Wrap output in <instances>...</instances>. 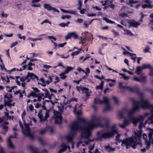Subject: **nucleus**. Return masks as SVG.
Segmentation results:
<instances>
[{
  "label": "nucleus",
  "instance_id": "10",
  "mask_svg": "<svg viewBox=\"0 0 153 153\" xmlns=\"http://www.w3.org/2000/svg\"><path fill=\"white\" fill-rule=\"evenodd\" d=\"M29 78H30L31 79H34L36 78L37 80L39 79L38 77L37 76L33 73H30L28 72L27 73V76L25 77H23L21 80L22 81H26L27 80V82H28L30 80V79H28Z\"/></svg>",
  "mask_w": 153,
  "mask_h": 153
},
{
  "label": "nucleus",
  "instance_id": "48",
  "mask_svg": "<svg viewBox=\"0 0 153 153\" xmlns=\"http://www.w3.org/2000/svg\"><path fill=\"white\" fill-rule=\"evenodd\" d=\"M150 49V48L149 47H147L146 48L144 49V52H149V50Z\"/></svg>",
  "mask_w": 153,
  "mask_h": 153
},
{
  "label": "nucleus",
  "instance_id": "28",
  "mask_svg": "<svg viewBox=\"0 0 153 153\" xmlns=\"http://www.w3.org/2000/svg\"><path fill=\"white\" fill-rule=\"evenodd\" d=\"M45 98L48 97L49 99H51V95H50V93L48 91H47V92H45Z\"/></svg>",
  "mask_w": 153,
  "mask_h": 153
},
{
  "label": "nucleus",
  "instance_id": "64",
  "mask_svg": "<svg viewBox=\"0 0 153 153\" xmlns=\"http://www.w3.org/2000/svg\"><path fill=\"white\" fill-rule=\"evenodd\" d=\"M109 6L113 9H114L115 8V6L113 4H110Z\"/></svg>",
  "mask_w": 153,
  "mask_h": 153
},
{
  "label": "nucleus",
  "instance_id": "25",
  "mask_svg": "<svg viewBox=\"0 0 153 153\" xmlns=\"http://www.w3.org/2000/svg\"><path fill=\"white\" fill-rule=\"evenodd\" d=\"M142 68L143 69H145V68H149V69H150V68H152V67H151V65L149 64H142Z\"/></svg>",
  "mask_w": 153,
  "mask_h": 153
},
{
  "label": "nucleus",
  "instance_id": "32",
  "mask_svg": "<svg viewBox=\"0 0 153 153\" xmlns=\"http://www.w3.org/2000/svg\"><path fill=\"white\" fill-rule=\"evenodd\" d=\"M127 53L129 54L130 55V56H131V59H134V58H136L134 56H134L136 55L135 54L131 53L128 51H127Z\"/></svg>",
  "mask_w": 153,
  "mask_h": 153
},
{
  "label": "nucleus",
  "instance_id": "63",
  "mask_svg": "<svg viewBox=\"0 0 153 153\" xmlns=\"http://www.w3.org/2000/svg\"><path fill=\"white\" fill-rule=\"evenodd\" d=\"M60 10L62 12L69 13V10H67L63 9H61Z\"/></svg>",
  "mask_w": 153,
  "mask_h": 153
},
{
  "label": "nucleus",
  "instance_id": "1",
  "mask_svg": "<svg viewBox=\"0 0 153 153\" xmlns=\"http://www.w3.org/2000/svg\"><path fill=\"white\" fill-rule=\"evenodd\" d=\"M92 120L87 124L84 119L79 117L76 121L71 124L70 133L66 136V138L68 143L72 142V149L74 148L73 139L77 131H80L82 138H88L91 136V131L94 128L100 125L101 123H105V126H108L110 122V120L108 118L95 116H92Z\"/></svg>",
  "mask_w": 153,
  "mask_h": 153
},
{
  "label": "nucleus",
  "instance_id": "44",
  "mask_svg": "<svg viewBox=\"0 0 153 153\" xmlns=\"http://www.w3.org/2000/svg\"><path fill=\"white\" fill-rule=\"evenodd\" d=\"M113 99L114 100L115 103L116 104H118L119 103V100L115 97H114Z\"/></svg>",
  "mask_w": 153,
  "mask_h": 153
},
{
  "label": "nucleus",
  "instance_id": "62",
  "mask_svg": "<svg viewBox=\"0 0 153 153\" xmlns=\"http://www.w3.org/2000/svg\"><path fill=\"white\" fill-rule=\"evenodd\" d=\"M112 31L113 32L115 36H118V35H119V34L118 32L114 30H112Z\"/></svg>",
  "mask_w": 153,
  "mask_h": 153
},
{
  "label": "nucleus",
  "instance_id": "57",
  "mask_svg": "<svg viewBox=\"0 0 153 153\" xmlns=\"http://www.w3.org/2000/svg\"><path fill=\"white\" fill-rule=\"evenodd\" d=\"M98 36L99 38H101L102 39H103V40H105L106 39H107V38L106 37H104L103 36H100V35H98Z\"/></svg>",
  "mask_w": 153,
  "mask_h": 153
},
{
  "label": "nucleus",
  "instance_id": "29",
  "mask_svg": "<svg viewBox=\"0 0 153 153\" xmlns=\"http://www.w3.org/2000/svg\"><path fill=\"white\" fill-rule=\"evenodd\" d=\"M102 19L104 20L107 23H108L111 24H113L114 23V22L111 21L109 19H108L105 17H103L102 18Z\"/></svg>",
  "mask_w": 153,
  "mask_h": 153
},
{
  "label": "nucleus",
  "instance_id": "46",
  "mask_svg": "<svg viewBox=\"0 0 153 153\" xmlns=\"http://www.w3.org/2000/svg\"><path fill=\"white\" fill-rule=\"evenodd\" d=\"M66 42H64L62 44H60L58 45V47L59 48L61 47L62 48L66 44Z\"/></svg>",
  "mask_w": 153,
  "mask_h": 153
},
{
  "label": "nucleus",
  "instance_id": "39",
  "mask_svg": "<svg viewBox=\"0 0 153 153\" xmlns=\"http://www.w3.org/2000/svg\"><path fill=\"white\" fill-rule=\"evenodd\" d=\"M29 39L33 41H36L37 40H42V38H36V39H33L32 38H29L28 39Z\"/></svg>",
  "mask_w": 153,
  "mask_h": 153
},
{
  "label": "nucleus",
  "instance_id": "45",
  "mask_svg": "<svg viewBox=\"0 0 153 153\" xmlns=\"http://www.w3.org/2000/svg\"><path fill=\"white\" fill-rule=\"evenodd\" d=\"M30 93L31 94V95L32 97H36L37 96V95L33 91H31Z\"/></svg>",
  "mask_w": 153,
  "mask_h": 153
},
{
  "label": "nucleus",
  "instance_id": "12",
  "mask_svg": "<svg viewBox=\"0 0 153 153\" xmlns=\"http://www.w3.org/2000/svg\"><path fill=\"white\" fill-rule=\"evenodd\" d=\"M44 8L48 10H53L54 12L59 13V11L56 9L55 8L51 7L49 4H44Z\"/></svg>",
  "mask_w": 153,
  "mask_h": 153
},
{
  "label": "nucleus",
  "instance_id": "42",
  "mask_svg": "<svg viewBox=\"0 0 153 153\" xmlns=\"http://www.w3.org/2000/svg\"><path fill=\"white\" fill-rule=\"evenodd\" d=\"M96 88V90L100 89L101 90H102L103 89V86L100 84L99 85L97 86Z\"/></svg>",
  "mask_w": 153,
  "mask_h": 153
},
{
  "label": "nucleus",
  "instance_id": "31",
  "mask_svg": "<svg viewBox=\"0 0 153 153\" xmlns=\"http://www.w3.org/2000/svg\"><path fill=\"white\" fill-rule=\"evenodd\" d=\"M77 100L76 98H72L71 99V100H68L67 102H65V101H64V103L65 104H67L68 103H69L71 101H77Z\"/></svg>",
  "mask_w": 153,
  "mask_h": 153
},
{
  "label": "nucleus",
  "instance_id": "8",
  "mask_svg": "<svg viewBox=\"0 0 153 153\" xmlns=\"http://www.w3.org/2000/svg\"><path fill=\"white\" fill-rule=\"evenodd\" d=\"M13 96L11 94H7L4 97V98H7V100L5 99L4 100V105L5 106H7L9 107L15 106V102H14L13 104H11V103L12 102V98Z\"/></svg>",
  "mask_w": 153,
  "mask_h": 153
},
{
  "label": "nucleus",
  "instance_id": "52",
  "mask_svg": "<svg viewBox=\"0 0 153 153\" xmlns=\"http://www.w3.org/2000/svg\"><path fill=\"white\" fill-rule=\"evenodd\" d=\"M106 80L107 82H108L109 81H111L113 82H116V80L115 79H106Z\"/></svg>",
  "mask_w": 153,
  "mask_h": 153
},
{
  "label": "nucleus",
  "instance_id": "47",
  "mask_svg": "<svg viewBox=\"0 0 153 153\" xmlns=\"http://www.w3.org/2000/svg\"><path fill=\"white\" fill-rule=\"evenodd\" d=\"M111 91V89L109 88H107L104 91V93L105 94L107 92H110Z\"/></svg>",
  "mask_w": 153,
  "mask_h": 153
},
{
  "label": "nucleus",
  "instance_id": "21",
  "mask_svg": "<svg viewBox=\"0 0 153 153\" xmlns=\"http://www.w3.org/2000/svg\"><path fill=\"white\" fill-rule=\"evenodd\" d=\"M143 69L142 68V67L138 66L136 68V72L137 74H139L141 73Z\"/></svg>",
  "mask_w": 153,
  "mask_h": 153
},
{
  "label": "nucleus",
  "instance_id": "37",
  "mask_svg": "<svg viewBox=\"0 0 153 153\" xmlns=\"http://www.w3.org/2000/svg\"><path fill=\"white\" fill-rule=\"evenodd\" d=\"M63 74V72L59 74V76H60V78L62 79H64L66 78L67 77V76L65 75L64 74Z\"/></svg>",
  "mask_w": 153,
  "mask_h": 153
},
{
  "label": "nucleus",
  "instance_id": "33",
  "mask_svg": "<svg viewBox=\"0 0 153 153\" xmlns=\"http://www.w3.org/2000/svg\"><path fill=\"white\" fill-rule=\"evenodd\" d=\"M1 127L2 129L6 131H8V128L7 126H5L3 125H1Z\"/></svg>",
  "mask_w": 153,
  "mask_h": 153
},
{
  "label": "nucleus",
  "instance_id": "50",
  "mask_svg": "<svg viewBox=\"0 0 153 153\" xmlns=\"http://www.w3.org/2000/svg\"><path fill=\"white\" fill-rule=\"evenodd\" d=\"M120 135H118L116 137V139L119 142H120L121 141L122 142L123 140H120Z\"/></svg>",
  "mask_w": 153,
  "mask_h": 153
},
{
  "label": "nucleus",
  "instance_id": "35",
  "mask_svg": "<svg viewBox=\"0 0 153 153\" xmlns=\"http://www.w3.org/2000/svg\"><path fill=\"white\" fill-rule=\"evenodd\" d=\"M71 17V16L69 15H62L61 17V18L62 19H65L66 18L67 19H69Z\"/></svg>",
  "mask_w": 153,
  "mask_h": 153
},
{
  "label": "nucleus",
  "instance_id": "18",
  "mask_svg": "<svg viewBox=\"0 0 153 153\" xmlns=\"http://www.w3.org/2000/svg\"><path fill=\"white\" fill-rule=\"evenodd\" d=\"M130 24L131 26L135 27H137L138 26H139L140 25V23L135 21L131 22Z\"/></svg>",
  "mask_w": 153,
  "mask_h": 153
},
{
  "label": "nucleus",
  "instance_id": "43",
  "mask_svg": "<svg viewBox=\"0 0 153 153\" xmlns=\"http://www.w3.org/2000/svg\"><path fill=\"white\" fill-rule=\"evenodd\" d=\"M46 129H44L40 131V134L41 135H43L46 133Z\"/></svg>",
  "mask_w": 153,
  "mask_h": 153
},
{
  "label": "nucleus",
  "instance_id": "11",
  "mask_svg": "<svg viewBox=\"0 0 153 153\" xmlns=\"http://www.w3.org/2000/svg\"><path fill=\"white\" fill-rule=\"evenodd\" d=\"M25 131L26 133L23 131V133L24 135L26 136H29L31 138L33 137V135L30 133V129L29 127V124H25Z\"/></svg>",
  "mask_w": 153,
  "mask_h": 153
},
{
  "label": "nucleus",
  "instance_id": "34",
  "mask_svg": "<svg viewBox=\"0 0 153 153\" xmlns=\"http://www.w3.org/2000/svg\"><path fill=\"white\" fill-rule=\"evenodd\" d=\"M138 1H134L133 0H129L128 2H127L126 3V4H130L136 3H138Z\"/></svg>",
  "mask_w": 153,
  "mask_h": 153
},
{
  "label": "nucleus",
  "instance_id": "60",
  "mask_svg": "<svg viewBox=\"0 0 153 153\" xmlns=\"http://www.w3.org/2000/svg\"><path fill=\"white\" fill-rule=\"evenodd\" d=\"M83 21V20L81 19H78L76 21V22H78L79 23H81Z\"/></svg>",
  "mask_w": 153,
  "mask_h": 153
},
{
  "label": "nucleus",
  "instance_id": "61",
  "mask_svg": "<svg viewBox=\"0 0 153 153\" xmlns=\"http://www.w3.org/2000/svg\"><path fill=\"white\" fill-rule=\"evenodd\" d=\"M21 35L20 34H18V36H19V38L20 39H23V40H24L25 39V36H20Z\"/></svg>",
  "mask_w": 153,
  "mask_h": 153
},
{
  "label": "nucleus",
  "instance_id": "36",
  "mask_svg": "<svg viewBox=\"0 0 153 153\" xmlns=\"http://www.w3.org/2000/svg\"><path fill=\"white\" fill-rule=\"evenodd\" d=\"M33 91L35 92L36 94L37 95V94H39V92L40 91L37 88H33Z\"/></svg>",
  "mask_w": 153,
  "mask_h": 153
},
{
  "label": "nucleus",
  "instance_id": "53",
  "mask_svg": "<svg viewBox=\"0 0 153 153\" xmlns=\"http://www.w3.org/2000/svg\"><path fill=\"white\" fill-rule=\"evenodd\" d=\"M107 2H109L110 3H111L112 2L111 1H109V0H106V1H105V3H103V4H102V6H105V5H107Z\"/></svg>",
  "mask_w": 153,
  "mask_h": 153
},
{
  "label": "nucleus",
  "instance_id": "3",
  "mask_svg": "<svg viewBox=\"0 0 153 153\" xmlns=\"http://www.w3.org/2000/svg\"><path fill=\"white\" fill-rule=\"evenodd\" d=\"M134 105L131 109L132 113H135L141 108L143 109H149L151 111H153V105H151L147 100L142 99L140 101H134Z\"/></svg>",
  "mask_w": 153,
  "mask_h": 153
},
{
  "label": "nucleus",
  "instance_id": "30",
  "mask_svg": "<svg viewBox=\"0 0 153 153\" xmlns=\"http://www.w3.org/2000/svg\"><path fill=\"white\" fill-rule=\"evenodd\" d=\"M81 89L83 93H86L88 92V89L85 87H83L81 88Z\"/></svg>",
  "mask_w": 153,
  "mask_h": 153
},
{
  "label": "nucleus",
  "instance_id": "59",
  "mask_svg": "<svg viewBox=\"0 0 153 153\" xmlns=\"http://www.w3.org/2000/svg\"><path fill=\"white\" fill-rule=\"evenodd\" d=\"M140 124L139 126V128L140 129H141L143 126V124L142 122H140Z\"/></svg>",
  "mask_w": 153,
  "mask_h": 153
},
{
  "label": "nucleus",
  "instance_id": "9",
  "mask_svg": "<svg viewBox=\"0 0 153 153\" xmlns=\"http://www.w3.org/2000/svg\"><path fill=\"white\" fill-rule=\"evenodd\" d=\"M149 132L148 133V137L149 138V140H145V143L146 145V148L148 149H149L151 144V140L152 137L153 135V129L149 128L148 129Z\"/></svg>",
  "mask_w": 153,
  "mask_h": 153
},
{
  "label": "nucleus",
  "instance_id": "19",
  "mask_svg": "<svg viewBox=\"0 0 153 153\" xmlns=\"http://www.w3.org/2000/svg\"><path fill=\"white\" fill-rule=\"evenodd\" d=\"M74 68L72 67L67 66L66 69L63 72V74H67L69 72V71L72 70Z\"/></svg>",
  "mask_w": 153,
  "mask_h": 153
},
{
  "label": "nucleus",
  "instance_id": "13",
  "mask_svg": "<svg viewBox=\"0 0 153 153\" xmlns=\"http://www.w3.org/2000/svg\"><path fill=\"white\" fill-rule=\"evenodd\" d=\"M74 36V39H77L78 37V35L75 32H72L69 33L65 37V39L67 40Z\"/></svg>",
  "mask_w": 153,
  "mask_h": 153
},
{
  "label": "nucleus",
  "instance_id": "23",
  "mask_svg": "<svg viewBox=\"0 0 153 153\" xmlns=\"http://www.w3.org/2000/svg\"><path fill=\"white\" fill-rule=\"evenodd\" d=\"M7 143L8 144V147L10 148H14V146L11 142L10 138H8L7 140Z\"/></svg>",
  "mask_w": 153,
  "mask_h": 153
},
{
  "label": "nucleus",
  "instance_id": "7",
  "mask_svg": "<svg viewBox=\"0 0 153 153\" xmlns=\"http://www.w3.org/2000/svg\"><path fill=\"white\" fill-rule=\"evenodd\" d=\"M135 113H132L131 110L129 111L128 117L132 121L135 126H136V124L140 122H141L144 120V117L143 116L140 115L138 116L136 118H135L133 116V114Z\"/></svg>",
  "mask_w": 153,
  "mask_h": 153
},
{
  "label": "nucleus",
  "instance_id": "24",
  "mask_svg": "<svg viewBox=\"0 0 153 153\" xmlns=\"http://www.w3.org/2000/svg\"><path fill=\"white\" fill-rule=\"evenodd\" d=\"M126 111V109L122 110L119 112V115L120 117L121 118H123L124 113Z\"/></svg>",
  "mask_w": 153,
  "mask_h": 153
},
{
  "label": "nucleus",
  "instance_id": "40",
  "mask_svg": "<svg viewBox=\"0 0 153 153\" xmlns=\"http://www.w3.org/2000/svg\"><path fill=\"white\" fill-rule=\"evenodd\" d=\"M123 30L126 32V34H128V35H132V33L130 31H129V30H126L124 29H123Z\"/></svg>",
  "mask_w": 153,
  "mask_h": 153
},
{
  "label": "nucleus",
  "instance_id": "51",
  "mask_svg": "<svg viewBox=\"0 0 153 153\" xmlns=\"http://www.w3.org/2000/svg\"><path fill=\"white\" fill-rule=\"evenodd\" d=\"M69 13L75 15L76 14V12L75 11L72 10H69Z\"/></svg>",
  "mask_w": 153,
  "mask_h": 153
},
{
  "label": "nucleus",
  "instance_id": "56",
  "mask_svg": "<svg viewBox=\"0 0 153 153\" xmlns=\"http://www.w3.org/2000/svg\"><path fill=\"white\" fill-rule=\"evenodd\" d=\"M18 44V42H16L14 43H13L12 44L11 46H10V47L11 48H12V47H14V46H15L16 45H17Z\"/></svg>",
  "mask_w": 153,
  "mask_h": 153
},
{
  "label": "nucleus",
  "instance_id": "4",
  "mask_svg": "<svg viewBox=\"0 0 153 153\" xmlns=\"http://www.w3.org/2000/svg\"><path fill=\"white\" fill-rule=\"evenodd\" d=\"M116 126L114 125L112 127V130L107 131H101L97 133V140H101L103 138H110L114 136L117 132L115 129Z\"/></svg>",
  "mask_w": 153,
  "mask_h": 153
},
{
  "label": "nucleus",
  "instance_id": "49",
  "mask_svg": "<svg viewBox=\"0 0 153 153\" xmlns=\"http://www.w3.org/2000/svg\"><path fill=\"white\" fill-rule=\"evenodd\" d=\"M22 78V77H21V79H20V81L22 82V86L23 87H24L25 86V85L26 84V83L25 82V81H22L21 80V79Z\"/></svg>",
  "mask_w": 153,
  "mask_h": 153
},
{
  "label": "nucleus",
  "instance_id": "16",
  "mask_svg": "<svg viewBox=\"0 0 153 153\" xmlns=\"http://www.w3.org/2000/svg\"><path fill=\"white\" fill-rule=\"evenodd\" d=\"M129 124L128 120L126 119H125L123 122V124H119L118 126L121 128H126V126H128Z\"/></svg>",
  "mask_w": 153,
  "mask_h": 153
},
{
  "label": "nucleus",
  "instance_id": "5",
  "mask_svg": "<svg viewBox=\"0 0 153 153\" xmlns=\"http://www.w3.org/2000/svg\"><path fill=\"white\" fill-rule=\"evenodd\" d=\"M42 108L39 111L38 116L41 122H44L49 117V110H47L46 107L44 105L42 106Z\"/></svg>",
  "mask_w": 153,
  "mask_h": 153
},
{
  "label": "nucleus",
  "instance_id": "26",
  "mask_svg": "<svg viewBox=\"0 0 153 153\" xmlns=\"http://www.w3.org/2000/svg\"><path fill=\"white\" fill-rule=\"evenodd\" d=\"M70 23V22L68 21L66 23L63 22L59 24V25L61 27H65V26H68Z\"/></svg>",
  "mask_w": 153,
  "mask_h": 153
},
{
  "label": "nucleus",
  "instance_id": "22",
  "mask_svg": "<svg viewBox=\"0 0 153 153\" xmlns=\"http://www.w3.org/2000/svg\"><path fill=\"white\" fill-rule=\"evenodd\" d=\"M29 148L32 151V153H33L34 152H38V148L34 147L33 146H29Z\"/></svg>",
  "mask_w": 153,
  "mask_h": 153
},
{
  "label": "nucleus",
  "instance_id": "38",
  "mask_svg": "<svg viewBox=\"0 0 153 153\" xmlns=\"http://www.w3.org/2000/svg\"><path fill=\"white\" fill-rule=\"evenodd\" d=\"M119 16H121L123 18L125 17L126 16H128V15L125 13H123L120 14L119 15Z\"/></svg>",
  "mask_w": 153,
  "mask_h": 153
},
{
  "label": "nucleus",
  "instance_id": "58",
  "mask_svg": "<svg viewBox=\"0 0 153 153\" xmlns=\"http://www.w3.org/2000/svg\"><path fill=\"white\" fill-rule=\"evenodd\" d=\"M150 69L151 70V71L149 74V75L151 76H153V68L152 67V68H150Z\"/></svg>",
  "mask_w": 153,
  "mask_h": 153
},
{
  "label": "nucleus",
  "instance_id": "2",
  "mask_svg": "<svg viewBox=\"0 0 153 153\" xmlns=\"http://www.w3.org/2000/svg\"><path fill=\"white\" fill-rule=\"evenodd\" d=\"M135 135L134 137L126 138L123 140L122 141L121 146H125L127 149L130 148V147L133 149H136L137 145L139 144V143L137 142V138L140 140L141 136V132L138 131L135 133Z\"/></svg>",
  "mask_w": 153,
  "mask_h": 153
},
{
  "label": "nucleus",
  "instance_id": "17",
  "mask_svg": "<svg viewBox=\"0 0 153 153\" xmlns=\"http://www.w3.org/2000/svg\"><path fill=\"white\" fill-rule=\"evenodd\" d=\"M148 123L149 125L150 124H153V113L152 114L151 117L149 119L145 122V124Z\"/></svg>",
  "mask_w": 153,
  "mask_h": 153
},
{
  "label": "nucleus",
  "instance_id": "41",
  "mask_svg": "<svg viewBox=\"0 0 153 153\" xmlns=\"http://www.w3.org/2000/svg\"><path fill=\"white\" fill-rule=\"evenodd\" d=\"M0 153H6L5 149L1 146H0Z\"/></svg>",
  "mask_w": 153,
  "mask_h": 153
},
{
  "label": "nucleus",
  "instance_id": "20",
  "mask_svg": "<svg viewBox=\"0 0 153 153\" xmlns=\"http://www.w3.org/2000/svg\"><path fill=\"white\" fill-rule=\"evenodd\" d=\"M55 114H56V118H58L60 120V121L58 123L56 122V123L60 124L61 123V122L62 120V117L61 116L60 114L58 112H56Z\"/></svg>",
  "mask_w": 153,
  "mask_h": 153
},
{
  "label": "nucleus",
  "instance_id": "15",
  "mask_svg": "<svg viewBox=\"0 0 153 153\" xmlns=\"http://www.w3.org/2000/svg\"><path fill=\"white\" fill-rule=\"evenodd\" d=\"M126 88L129 90L130 91L132 92L138 93L139 92V88L137 87H135L132 88L131 87L127 86L126 87Z\"/></svg>",
  "mask_w": 153,
  "mask_h": 153
},
{
  "label": "nucleus",
  "instance_id": "54",
  "mask_svg": "<svg viewBox=\"0 0 153 153\" xmlns=\"http://www.w3.org/2000/svg\"><path fill=\"white\" fill-rule=\"evenodd\" d=\"M29 108L30 110V111H33L34 109V108L33 106L32 105H30V106L29 107Z\"/></svg>",
  "mask_w": 153,
  "mask_h": 153
},
{
  "label": "nucleus",
  "instance_id": "27",
  "mask_svg": "<svg viewBox=\"0 0 153 153\" xmlns=\"http://www.w3.org/2000/svg\"><path fill=\"white\" fill-rule=\"evenodd\" d=\"M78 51H76V52H73L71 53V55L73 56L75 55H77L78 54H79V53H80L81 51V48L78 49Z\"/></svg>",
  "mask_w": 153,
  "mask_h": 153
},
{
  "label": "nucleus",
  "instance_id": "6",
  "mask_svg": "<svg viewBox=\"0 0 153 153\" xmlns=\"http://www.w3.org/2000/svg\"><path fill=\"white\" fill-rule=\"evenodd\" d=\"M109 100L107 97L105 96L103 97L102 100H100L99 98L97 97L94 99V103L97 104H102L105 103L106 105V107L103 110L105 111H109L112 109V108L110 106L109 104Z\"/></svg>",
  "mask_w": 153,
  "mask_h": 153
},
{
  "label": "nucleus",
  "instance_id": "14",
  "mask_svg": "<svg viewBox=\"0 0 153 153\" xmlns=\"http://www.w3.org/2000/svg\"><path fill=\"white\" fill-rule=\"evenodd\" d=\"M68 148L70 149V147L69 146H66L64 143H62L61 144V148L58 152V153H62L65 151Z\"/></svg>",
  "mask_w": 153,
  "mask_h": 153
},
{
  "label": "nucleus",
  "instance_id": "55",
  "mask_svg": "<svg viewBox=\"0 0 153 153\" xmlns=\"http://www.w3.org/2000/svg\"><path fill=\"white\" fill-rule=\"evenodd\" d=\"M119 87L120 88H126V87L123 86H122V83L121 82H120L119 83Z\"/></svg>",
  "mask_w": 153,
  "mask_h": 153
}]
</instances>
